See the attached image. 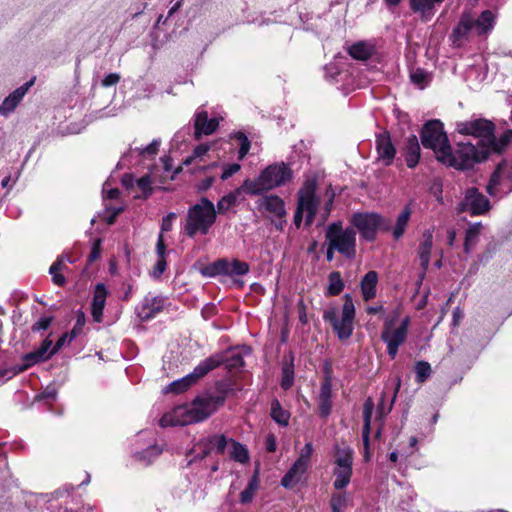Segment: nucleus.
Wrapping results in <instances>:
<instances>
[{"label": "nucleus", "mask_w": 512, "mask_h": 512, "mask_svg": "<svg viewBox=\"0 0 512 512\" xmlns=\"http://www.w3.org/2000/svg\"><path fill=\"white\" fill-rule=\"evenodd\" d=\"M120 75L117 73H110L108 74L103 80H102V86L104 87H110L112 85H115L119 82Z\"/></svg>", "instance_id": "052dcab7"}, {"label": "nucleus", "mask_w": 512, "mask_h": 512, "mask_svg": "<svg viewBox=\"0 0 512 512\" xmlns=\"http://www.w3.org/2000/svg\"><path fill=\"white\" fill-rule=\"evenodd\" d=\"M166 267H167V263H166V260H165V257H158V260L154 266V269H153V276L155 278H159L163 272L166 270Z\"/></svg>", "instance_id": "6e6d98bb"}, {"label": "nucleus", "mask_w": 512, "mask_h": 512, "mask_svg": "<svg viewBox=\"0 0 512 512\" xmlns=\"http://www.w3.org/2000/svg\"><path fill=\"white\" fill-rule=\"evenodd\" d=\"M333 465V487L336 490H342L350 484L352 478L353 449L349 445L336 444Z\"/></svg>", "instance_id": "423d86ee"}, {"label": "nucleus", "mask_w": 512, "mask_h": 512, "mask_svg": "<svg viewBox=\"0 0 512 512\" xmlns=\"http://www.w3.org/2000/svg\"><path fill=\"white\" fill-rule=\"evenodd\" d=\"M52 322V317L40 318L32 327L33 331L46 330Z\"/></svg>", "instance_id": "4d7b16f0"}, {"label": "nucleus", "mask_w": 512, "mask_h": 512, "mask_svg": "<svg viewBox=\"0 0 512 512\" xmlns=\"http://www.w3.org/2000/svg\"><path fill=\"white\" fill-rule=\"evenodd\" d=\"M350 56L357 60H367L371 54L372 49L369 45L363 42L353 44L348 50Z\"/></svg>", "instance_id": "4c0bfd02"}, {"label": "nucleus", "mask_w": 512, "mask_h": 512, "mask_svg": "<svg viewBox=\"0 0 512 512\" xmlns=\"http://www.w3.org/2000/svg\"><path fill=\"white\" fill-rule=\"evenodd\" d=\"M176 214L175 213H169L162 219L161 223V233L168 232L172 228V222L175 219Z\"/></svg>", "instance_id": "13d9d810"}, {"label": "nucleus", "mask_w": 512, "mask_h": 512, "mask_svg": "<svg viewBox=\"0 0 512 512\" xmlns=\"http://www.w3.org/2000/svg\"><path fill=\"white\" fill-rule=\"evenodd\" d=\"M304 214L305 212L303 210H299V207H297L294 215V224L296 225V227H300Z\"/></svg>", "instance_id": "338daca9"}, {"label": "nucleus", "mask_w": 512, "mask_h": 512, "mask_svg": "<svg viewBox=\"0 0 512 512\" xmlns=\"http://www.w3.org/2000/svg\"><path fill=\"white\" fill-rule=\"evenodd\" d=\"M204 443L209 452L224 454L226 446L230 444V439L223 434H214L205 438Z\"/></svg>", "instance_id": "7c9ffc66"}, {"label": "nucleus", "mask_w": 512, "mask_h": 512, "mask_svg": "<svg viewBox=\"0 0 512 512\" xmlns=\"http://www.w3.org/2000/svg\"><path fill=\"white\" fill-rule=\"evenodd\" d=\"M224 403V397L218 395H201L192 402L175 407L164 414L159 424L161 427L186 426L202 422L209 418Z\"/></svg>", "instance_id": "f257e3e1"}, {"label": "nucleus", "mask_w": 512, "mask_h": 512, "mask_svg": "<svg viewBox=\"0 0 512 512\" xmlns=\"http://www.w3.org/2000/svg\"><path fill=\"white\" fill-rule=\"evenodd\" d=\"M462 318H463L462 310L459 307L455 308L453 310V325L457 326Z\"/></svg>", "instance_id": "0e129e2a"}, {"label": "nucleus", "mask_w": 512, "mask_h": 512, "mask_svg": "<svg viewBox=\"0 0 512 512\" xmlns=\"http://www.w3.org/2000/svg\"><path fill=\"white\" fill-rule=\"evenodd\" d=\"M271 417L281 426H287L289 423L290 414L288 411L281 407L278 400H273L271 403Z\"/></svg>", "instance_id": "f704fd0d"}, {"label": "nucleus", "mask_w": 512, "mask_h": 512, "mask_svg": "<svg viewBox=\"0 0 512 512\" xmlns=\"http://www.w3.org/2000/svg\"><path fill=\"white\" fill-rule=\"evenodd\" d=\"M165 306V298L161 296H147L139 309V316L143 320H149L160 313Z\"/></svg>", "instance_id": "412c9836"}, {"label": "nucleus", "mask_w": 512, "mask_h": 512, "mask_svg": "<svg viewBox=\"0 0 512 512\" xmlns=\"http://www.w3.org/2000/svg\"><path fill=\"white\" fill-rule=\"evenodd\" d=\"M67 268L65 259L63 257L58 258L49 269V273L52 276V281L57 286H63L66 283L65 277L62 275V271Z\"/></svg>", "instance_id": "473e14b6"}, {"label": "nucleus", "mask_w": 512, "mask_h": 512, "mask_svg": "<svg viewBox=\"0 0 512 512\" xmlns=\"http://www.w3.org/2000/svg\"><path fill=\"white\" fill-rule=\"evenodd\" d=\"M324 320L331 323L334 332L340 340L348 339L354 330L355 306L353 299L349 294L344 297L341 316L336 317L334 310L326 311L324 313Z\"/></svg>", "instance_id": "6e6552de"}, {"label": "nucleus", "mask_w": 512, "mask_h": 512, "mask_svg": "<svg viewBox=\"0 0 512 512\" xmlns=\"http://www.w3.org/2000/svg\"><path fill=\"white\" fill-rule=\"evenodd\" d=\"M317 181L313 178L307 179L298 191L297 207L303 210L306 216V225L310 226L317 213L320 200L316 193Z\"/></svg>", "instance_id": "ddd939ff"}, {"label": "nucleus", "mask_w": 512, "mask_h": 512, "mask_svg": "<svg viewBox=\"0 0 512 512\" xmlns=\"http://www.w3.org/2000/svg\"><path fill=\"white\" fill-rule=\"evenodd\" d=\"M165 251H166V247H165V243H164V237H163V234L160 233L159 236H158V239H157V244H156V252H157V255L158 257H165Z\"/></svg>", "instance_id": "680f3d73"}, {"label": "nucleus", "mask_w": 512, "mask_h": 512, "mask_svg": "<svg viewBox=\"0 0 512 512\" xmlns=\"http://www.w3.org/2000/svg\"><path fill=\"white\" fill-rule=\"evenodd\" d=\"M348 505V497L345 492L334 493L330 499L332 512H344Z\"/></svg>", "instance_id": "ea45409f"}, {"label": "nucleus", "mask_w": 512, "mask_h": 512, "mask_svg": "<svg viewBox=\"0 0 512 512\" xmlns=\"http://www.w3.org/2000/svg\"><path fill=\"white\" fill-rule=\"evenodd\" d=\"M409 324L408 316L402 319L398 327L394 326V318L385 319L381 339L386 343L387 352L392 359L396 357L399 347L406 341Z\"/></svg>", "instance_id": "f8f14e48"}, {"label": "nucleus", "mask_w": 512, "mask_h": 512, "mask_svg": "<svg viewBox=\"0 0 512 512\" xmlns=\"http://www.w3.org/2000/svg\"><path fill=\"white\" fill-rule=\"evenodd\" d=\"M333 201H334V193L329 194L327 192V200L324 203V206L322 209V214H321L322 223H324L327 220V218L329 217L331 209H332Z\"/></svg>", "instance_id": "603ef678"}, {"label": "nucleus", "mask_w": 512, "mask_h": 512, "mask_svg": "<svg viewBox=\"0 0 512 512\" xmlns=\"http://www.w3.org/2000/svg\"><path fill=\"white\" fill-rule=\"evenodd\" d=\"M100 252H101V240L97 239L94 241V243L92 245L91 253L89 255V261L93 262L96 259H98L100 256Z\"/></svg>", "instance_id": "bf43d9fd"}, {"label": "nucleus", "mask_w": 512, "mask_h": 512, "mask_svg": "<svg viewBox=\"0 0 512 512\" xmlns=\"http://www.w3.org/2000/svg\"><path fill=\"white\" fill-rule=\"evenodd\" d=\"M219 126L217 118H208L205 110H199L194 115V137L196 140L201 139L203 135L213 134Z\"/></svg>", "instance_id": "6ab92c4d"}, {"label": "nucleus", "mask_w": 512, "mask_h": 512, "mask_svg": "<svg viewBox=\"0 0 512 512\" xmlns=\"http://www.w3.org/2000/svg\"><path fill=\"white\" fill-rule=\"evenodd\" d=\"M293 381H294L293 366L286 364L282 368L281 387L283 389L287 390L293 385Z\"/></svg>", "instance_id": "c03bdc74"}, {"label": "nucleus", "mask_w": 512, "mask_h": 512, "mask_svg": "<svg viewBox=\"0 0 512 512\" xmlns=\"http://www.w3.org/2000/svg\"><path fill=\"white\" fill-rule=\"evenodd\" d=\"M495 126L486 119H471L457 123L456 130L463 135H470L476 138L490 140L493 136Z\"/></svg>", "instance_id": "dca6fc26"}, {"label": "nucleus", "mask_w": 512, "mask_h": 512, "mask_svg": "<svg viewBox=\"0 0 512 512\" xmlns=\"http://www.w3.org/2000/svg\"><path fill=\"white\" fill-rule=\"evenodd\" d=\"M293 173L290 167L284 162L275 163L263 169L256 179H246L242 189L249 195H260L291 181Z\"/></svg>", "instance_id": "f03ea898"}, {"label": "nucleus", "mask_w": 512, "mask_h": 512, "mask_svg": "<svg viewBox=\"0 0 512 512\" xmlns=\"http://www.w3.org/2000/svg\"><path fill=\"white\" fill-rule=\"evenodd\" d=\"M432 372L431 366L426 361H418L415 364L416 381L424 383Z\"/></svg>", "instance_id": "79ce46f5"}, {"label": "nucleus", "mask_w": 512, "mask_h": 512, "mask_svg": "<svg viewBox=\"0 0 512 512\" xmlns=\"http://www.w3.org/2000/svg\"><path fill=\"white\" fill-rule=\"evenodd\" d=\"M332 384L330 379H325L321 384L318 406L321 417H327L332 408Z\"/></svg>", "instance_id": "bb28decb"}, {"label": "nucleus", "mask_w": 512, "mask_h": 512, "mask_svg": "<svg viewBox=\"0 0 512 512\" xmlns=\"http://www.w3.org/2000/svg\"><path fill=\"white\" fill-rule=\"evenodd\" d=\"M410 6L414 12H420L422 15H425L433 9L434 4L431 0H410Z\"/></svg>", "instance_id": "a18cd8bd"}, {"label": "nucleus", "mask_w": 512, "mask_h": 512, "mask_svg": "<svg viewBox=\"0 0 512 512\" xmlns=\"http://www.w3.org/2000/svg\"><path fill=\"white\" fill-rule=\"evenodd\" d=\"M230 458L241 464H246L250 460L248 449L234 439H230Z\"/></svg>", "instance_id": "2f4dec72"}, {"label": "nucleus", "mask_w": 512, "mask_h": 512, "mask_svg": "<svg viewBox=\"0 0 512 512\" xmlns=\"http://www.w3.org/2000/svg\"><path fill=\"white\" fill-rule=\"evenodd\" d=\"M378 283V274L376 271H369L361 280V292L365 301L376 297Z\"/></svg>", "instance_id": "c756f323"}, {"label": "nucleus", "mask_w": 512, "mask_h": 512, "mask_svg": "<svg viewBox=\"0 0 512 512\" xmlns=\"http://www.w3.org/2000/svg\"><path fill=\"white\" fill-rule=\"evenodd\" d=\"M376 151L378 161L385 166H390L396 155V149L388 132H382L376 136Z\"/></svg>", "instance_id": "aec40b11"}, {"label": "nucleus", "mask_w": 512, "mask_h": 512, "mask_svg": "<svg viewBox=\"0 0 512 512\" xmlns=\"http://www.w3.org/2000/svg\"><path fill=\"white\" fill-rule=\"evenodd\" d=\"M433 245V233L431 230H426L422 234V240L418 247V257L420 260V265L425 272L430 263V254Z\"/></svg>", "instance_id": "cd10ccee"}, {"label": "nucleus", "mask_w": 512, "mask_h": 512, "mask_svg": "<svg viewBox=\"0 0 512 512\" xmlns=\"http://www.w3.org/2000/svg\"><path fill=\"white\" fill-rule=\"evenodd\" d=\"M216 210L214 204L207 198L191 206L187 213L185 231L189 237H194L197 233L205 235L215 223Z\"/></svg>", "instance_id": "20e7f679"}, {"label": "nucleus", "mask_w": 512, "mask_h": 512, "mask_svg": "<svg viewBox=\"0 0 512 512\" xmlns=\"http://www.w3.org/2000/svg\"><path fill=\"white\" fill-rule=\"evenodd\" d=\"M52 340L46 338L41 346L35 351L28 353L24 356V361L26 362L25 368L34 365L41 361L48 360L51 356H53L56 352L52 347Z\"/></svg>", "instance_id": "b1692460"}, {"label": "nucleus", "mask_w": 512, "mask_h": 512, "mask_svg": "<svg viewBox=\"0 0 512 512\" xmlns=\"http://www.w3.org/2000/svg\"><path fill=\"white\" fill-rule=\"evenodd\" d=\"M266 449L269 452H275L276 449H277L276 438H275V436L273 434H269L266 437Z\"/></svg>", "instance_id": "e2e57ef3"}, {"label": "nucleus", "mask_w": 512, "mask_h": 512, "mask_svg": "<svg viewBox=\"0 0 512 512\" xmlns=\"http://www.w3.org/2000/svg\"><path fill=\"white\" fill-rule=\"evenodd\" d=\"M410 215V209L405 208L397 217L396 225L393 229V236L395 239H399L404 234Z\"/></svg>", "instance_id": "58836bf2"}, {"label": "nucleus", "mask_w": 512, "mask_h": 512, "mask_svg": "<svg viewBox=\"0 0 512 512\" xmlns=\"http://www.w3.org/2000/svg\"><path fill=\"white\" fill-rule=\"evenodd\" d=\"M249 272V265L238 259L228 260L226 258L218 259L202 269V274L207 277L224 276H242Z\"/></svg>", "instance_id": "4468645a"}, {"label": "nucleus", "mask_w": 512, "mask_h": 512, "mask_svg": "<svg viewBox=\"0 0 512 512\" xmlns=\"http://www.w3.org/2000/svg\"><path fill=\"white\" fill-rule=\"evenodd\" d=\"M32 84L33 80H30L6 97L0 106V114L7 116L11 113L22 100L23 96L27 93Z\"/></svg>", "instance_id": "a878e982"}, {"label": "nucleus", "mask_w": 512, "mask_h": 512, "mask_svg": "<svg viewBox=\"0 0 512 512\" xmlns=\"http://www.w3.org/2000/svg\"><path fill=\"white\" fill-rule=\"evenodd\" d=\"M482 228L481 223H476L469 227V229L466 231V237H465V247L468 249V246L470 243L474 242Z\"/></svg>", "instance_id": "09e8293b"}, {"label": "nucleus", "mask_w": 512, "mask_h": 512, "mask_svg": "<svg viewBox=\"0 0 512 512\" xmlns=\"http://www.w3.org/2000/svg\"><path fill=\"white\" fill-rule=\"evenodd\" d=\"M257 485L254 481L250 482L248 486L240 493V502L242 504L250 503L255 495Z\"/></svg>", "instance_id": "49530a36"}, {"label": "nucleus", "mask_w": 512, "mask_h": 512, "mask_svg": "<svg viewBox=\"0 0 512 512\" xmlns=\"http://www.w3.org/2000/svg\"><path fill=\"white\" fill-rule=\"evenodd\" d=\"M411 80L417 85L424 86L427 83V73L421 69H417L411 73Z\"/></svg>", "instance_id": "3c124183"}, {"label": "nucleus", "mask_w": 512, "mask_h": 512, "mask_svg": "<svg viewBox=\"0 0 512 512\" xmlns=\"http://www.w3.org/2000/svg\"><path fill=\"white\" fill-rule=\"evenodd\" d=\"M211 149V145L207 143L200 144L196 146L190 156H188L184 161V166H189L193 163H199L204 160V157Z\"/></svg>", "instance_id": "c9c22d12"}, {"label": "nucleus", "mask_w": 512, "mask_h": 512, "mask_svg": "<svg viewBox=\"0 0 512 512\" xmlns=\"http://www.w3.org/2000/svg\"><path fill=\"white\" fill-rule=\"evenodd\" d=\"M259 209L265 210L274 217L282 218L286 215L285 203L277 195H266L258 200Z\"/></svg>", "instance_id": "4be33fe9"}, {"label": "nucleus", "mask_w": 512, "mask_h": 512, "mask_svg": "<svg viewBox=\"0 0 512 512\" xmlns=\"http://www.w3.org/2000/svg\"><path fill=\"white\" fill-rule=\"evenodd\" d=\"M512 191V162H501L492 174L487 192L490 196L507 194Z\"/></svg>", "instance_id": "2eb2a0df"}, {"label": "nucleus", "mask_w": 512, "mask_h": 512, "mask_svg": "<svg viewBox=\"0 0 512 512\" xmlns=\"http://www.w3.org/2000/svg\"><path fill=\"white\" fill-rule=\"evenodd\" d=\"M313 453L314 447L312 442H307L304 447L299 450L296 460L282 477L281 485L283 487L289 489L293 488L304 479L311 467Z\"/></svg>", "instance_id": "9d476101"}, {"label": "nucleus", "mask_w": 512, "mask_h": 512, "mask_svg": "<svg viewBox=\"0 0 512 512\" xmlns=\"http://www.w3.org/2000/svg\"><path fill=\"white\" fill-rule=\"evenodd\" d=\"M374 410V403L373 400L369 397L365 400L363 405V431H362V438H363V444H364V458L366 461L370 459V452H369V435H370V426H371V420H372V414Z\"/></svg>", "instance_id": "393cba45"}, {"label": "nucleus", "mask_w": 512, "mask_h": 512, "mask_svg": "<svg viewBox=\"0 0 512 512\" xmlns=\"http://www.w3.org/2000/svg\"><path fill=\"white\" fill-rule=\"evenodd\" d=\"M217 355H220L224 358V361L221 364L225 363L226 367L230 370L242 367L244 365L243 357L239 353L233 352L229 357H226L222 353H218Z\"/></svg>", "instance_id": "37998d69"}, {"label": "nucleus", "mask_w": 512, "mask_h": 512, "mask_svg": "<svg viewBox=\"0 0 512 512\" xmlns=\"http://www.w3.org/2000/svg\"><path fill=\"white\" fill-rule=\"evenodd\" d=\"M224 361V358L220 355H211L205 360L201 361L193 370L192 373L184 376L183 378L176 380L169 384L165 389V393H183L189 389L192 385L196 384L199 379L208 374L211 370L217 368Z\"/></svg>", "instance_id": "1a4fd4ad"}, {"label": "nucleus", "mask_w": 512, "mask_h": 512, "mask_svg": "<svg viewBox=\"0 0 512 512\" xmlns=\"http://www.w3.org/2000/svg\"><path fill=\"white\" fill-rule=\"evenodd\" d=\"M344 289V282L338 271L331 272L329 275V285L326 291L327 296L339 295Z\"/></svg>", "instance_id": "e433bc0d"}, {"label": "nucleus", "mask_w": 512, "mask_h": 512, "mask_svg": "<svg viewBox=\"0 0 512 512\" xmlns=\"http://www.w3.org/2000/svg\"><path fill=\"white\" fill-rule=\"evenodd\" d=\"M241 169V165L238 163L225 164L222 166V174L220 176L221 180L225 181L232 177L234 174L239 172Z\"/></svg>", "instance_id": "8fccbe9b"}, {"label": "nucleus", "mask_w": 512, "mask_h": 512, "mask_svg": "<svg viewBox=\"0 0 512 512\" xmlns=\"http://www.w3.org/2000/svg\"><path fill=\"white\" fill-rule=\"evenodd\" d=\"M235 137L240 140L241 142V145H240V149L238 151V159L239 160H242L244 159V157L247 155V153L249 152V149H250V141L249 139L247 138V136L242 133V132H238Z\"/></svg>", "instance_id": "de8ad7c7"}, {"label": "nucleus", "mask_w": 512, "mask_h": 512, "mask_svg": "<svg viewBox=\"0 0 512 512\" xmlns=\"http://www.w3.org/2000/svg\"><path fill=\"white\" fill-rule=\"evenodd\" d=\"M107 295L108 291L105 285L98 283L95 286L93 300L91 303V315L95 322L99 323L102 321Z\"/></svg>", "instance_id": "5701e85b"}, {"label": "nucleus", "mask_w": 512, "mask_h": 512, "mask_svg": "<svg viewBox=\"0 0 512 512\" xmlns=\"http://www.w3.org/2000/svg\"><path fill=\"white\" fill-rule=\"evenodd\" d=\"M512 140V131L508 130L506 131L501 137L496 140L494 138V135L490 138V149H487L488 152L490 150L500 152L510 141Z\"/></svg>", "instance_id": "a19ab883"}, {"label": "nucleus", "mask_w": 512, "mask_h": 512, "mask_svg": "<svg viewBox=\"0 0 512 512\" xmlns=\"http://www.w3.org/2000/svg\"><path fill=\"white\" fill-rule=\"evenodd\" d=\"M495 19L496 15L490 10L483 11L477 19L471 13H463L451 34L453 44L460 46L472 31L479 36L488 34L494 28Z\"/></svg>", "instance_id": "7ed1b4c3"}, {"label": "nucleus", "mask_w": 512, "mask_h": 512, "mask_svg": "<svg viewBox=\"0 0 512 512\" xmlns=\"http://www.w3.org/2000/svg\"><path fill=\"white\" fill-rule=\"evenodd\" d=\"M66 340H67V335H62L57 343L53 346L55 352H57L59 349H61V347L66 343Z\"/></svg>", "instance_id": "774afa93"}, {"label": "nucleus", "mask_w": 512, "mask_h": 512, "mask_svg": "<svg viewBox=\"0 0 512 512\" xmlns=\"http://www.w3.org/2000/svg\"><path fill=\"white\" fill-rule=\"evenodd\" d=\"M326 241L346 258L352 259L355 257L356 231L354 228H343L341 222H334L326 230Z\"/></svg>", "instance_id": "0eeeda50"}, {"label": "nucleus", "mask_w": 512, "mask_h": 512, "mask_svg": "<svg viewBox=\"0 0 512 512\" xmlns=\"http://www.w3.org/2000/svg\"><path fill=\"white\" fill-rule=\"evenodd\" d=\"M488 150H478L475 145L467 142L457 144L455 151L450 147L446 154H440L443 164L459 170L469 169L486 158Z\"/></svg>", "instance_id": "39448f33"}, {"label": "nucleus", "mask_w": 512, "mask_h": 512, "mask_svg": "<svg viewBox=\"0 0 512 512\" xmlns=\"http://www.w3.org/2000/svg\"><path fill=\"white\" fill-rule=\"evenodd\" d=\"M183 2H184V0H174L173 6L168 11L167 18L171 17L175 12H177L183 5Z\"/></svg>", "instance_id": "69168bd1"}, {"label": "nucleus", "mask_w": 512, "mask_h": 512, "mask_svg": "<svg viewBox=\"0 0 512 512\" xmlns=\"http://www.w3.org/2000/svg\"><path fill=\"white\" fill-rule=\"evenodd\" d=\"M241 193H246L245 189H242V185L237 188L235 191L230 192L229 194L223 196L218 202H217V209L219 213H225L227 212L232 206L235 205L237 201V197Z\"/></svg>", "instance_id": "72a5a7b5"}, {"label": "nucleus", "mask_w": 512, "mask_h": 512, "mask_svg": "<svg viewBox=\"0 0 512 512\" xmlns=\"http://www.w3.org/2000/svg\"><path fill=\"white\" fill-rule=\"evenodd\" d=\"M159 146H160V141L158 140H153L149 145H147L145 148L143 149H140L139 153L141 155H149V156H154L158 153V150H159Z\"/></svg>", "instance_id": "864d4df0"}, {"label": "nucleus", "mask_w": 512, "mask_h": 512, "mask_svg": "<svg viewBox=\"0 0 512 512\" xmlns=\"http://www.w3.org/2000/svg\"><path fill=\"white\" fill-rule=\"evenodd\" d=\"M137 185L143 192L144 196L147 197L151 192V180L149 176H144L137 180Z\"/></svg>", "instance_id": "5fc2aeb1"}, {"label": "nucleus", "mask_w": 512, "mask_h": 512, "mask_svg": "<svg viewBox=\"0 0 512 512\" xmlns=\"http://www.w3.org/2000/svg\"><path fill=\"white\" fill-rule=\"evenodd\" d=\"M421 141L424 147L434 151L438 161L442 162L440 154H446L450 148L443 125L438 120L429 121L421 131Z\"/></svg>", "instance_id": "9b49d317"}, {"label": "nucleus", "mask_w": 512, "mask_h": 512, "mask_svg": "<svg viewBox=\"0 0 512 512\" xmlns=\"http://www.w3.org/2000/svg\"><path fill=\"white\" fill-rule=\"evenodd\" d=\"M352 222L364 238L372 240L380 226L381 217L375 213H358L353 216Z\"/></svg>", "instance_id": "a211bd4d"}, {"label": "nucleus", "mask_w": 512, "mask_h": 512, "mask_svg": "<svg viewBox=\"0 0 512 512\" xmlns=\"http://www.w3.org/2000/svg\"><path fill=\"white\" fill-rule=\"evenodd\" d=\"M403 154L406 165L409 168H414L418 164L420 159V146L415 135H411L407 138Z\"/></svg>", "instance_id": "c85d7f7f"}, {"label": "nucleus", "mask_w": 512, "mask_h": 512, "mask_svg": "<svg viewBox=\"0 0 512 512\" xmlns=\"http://www.w3.org/2000/svg\"><path fill=\"white\" fill-rule=\"evenodd\" d=\"M462 209L472 215H482L489 211V200L477 188H468L462 201Z\"/></svg>", "instance_id": "f3484780"}]
</instances>
